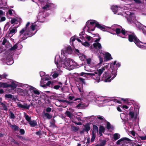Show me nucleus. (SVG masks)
<instances>
[{"instance_id": "f257e3e1", "label": "nucleus", "mask_w": 146, "mask_h": 146, "mask_svg": "<svg viewBox=\"0 0 146 146\" xmlns=\"http://www.w3.org/2000/svg\"><path fill=\"white\" fill-rule=\"evenodd\" d=\"M109 65L95 71L94 79L99 82L100 81V75L103 72L104 73L102 77L106 82H110L111 80L115 77L117 75V70L120 66V64H110V68L109 67Z\"/></svg>"}, {"instance_id": "f03ea898", "label": "nucleus", "mask_w": 146, "mask_h": 146, "mask_svg": "<svg viewBox=\"0 0 146 146\" xmlns=\"http://www.w3.org/2000/svg\"><path fill=\"white\" fill-rule=\"evenodd\" d=\"M92 95V96L91 97V100H90L92 102H95L98 104H102L106 103L108 102H110L111 103L112 102H115L118 103H120V102L117 99L115 98H113L110 101L108 100V98L106 97L102 96L99 97H94V94L92 92H90L89 93V96H91Z\"/></svg>"}, {"instance_id": "7ed1b4c3", "label": "nucleus", "mask_w": 146, "mask_h": 146, "mask_svg": "<svg viewBox=\"0 0 146 146\" xmlns=\"http://www.w3.org/2000/svg\"><path fill=\"white\" fill-rule=\"evenodd\" d=\"M30 24V22H28L26 25L25 27L20 31V35L21 36L22 35H23L22 37L23 40L26 39L28 37H31L34 35V34L31 32V29L28 27Z\"/></svg>"}, {"instance_id": "20e7f679", "label": "nucleus", "mask_w": 146, "mask_h": 146, "mask_svg": "<svg viewBox=\"0 0 146 146\" xmlns=\"http://www.w3.org/2000/svg\"><path fill=\"white\" fill-rule=\"evenodd\" d=\"M89 21V23L88 24L89 26V31H93L95 29V28L97 27L101 30L104 31V30L106 29V26L104 25L102 26L100 24L98 23H96V21L94 20H92V21L89 22L90 20Z\"/></svg>"}, {"instance_id": "39448f33", "label": "nucleus", "mask_w": 146, "mask_h": 146, "mask_svg": "<svg viewBox=\"0 0 146 146\" xmlns=\"http://www.w3.org/2000/svg\"><path fill=\"white\" fill-rule=\"evenodd\" d=\"M64 56L65 57L64 58L63 57L62 58V56L61 57L59 56L58 58H57V56L55 57L54 60L55 64H59V63H60V61L64 62L63 63H61V64H66L65 62H66L67 64H70L71 63L74 62V60L72 59L69 58H66L65 56Z\"/></svg>"}, {"instance_id": "423d86ee", "label": "nucleus", "mask_w": 146, "mask_h": 146, "mask_svg": "<svg viewBox=\"0 0 146 146\" xmlns=\"http://www.w3.org/2000/svg\"><path fill=\"white\" fill-rule=\"evenodd\" d=\"M128 38V40L130 42H132L134 41L135 44L138 47L140 48H143L142 46H143V45H141L140 44V43L141 42L139 40L134 33L129 35Z\"/></svg>"}, {"instance_id": "0eeeda50", "label": "nucleus", "mask_w": 146, "mask_h": 146, "mask_svg": "<svg viewBox=\"0 0 146 146\" xmlns=\"http://www.w3.org/2000/svg\"><path fill=\"white\" fill-rule=\"evenodd\" d=\"M117 99L120 102V100H122L123 101V103L126 105H123L122 106V108L124 109H127L129 108L128 106H131L133 105L135 103L134 101L133 100H131L128 98H119V99L117 98H115ZM120 103V102L119 104Z\"/></svg>"}, {"instance_id": "6e6552de", "label": "nucleus", "mask_w": 146, "mask_h": 146, "mask_svg": "<svg viewBox=\"0 0 146 146\" xmlns=\"http://www.w3.org/2000/svg\"><path fill=\"white\" fill-rule=\"evenodd\" d=\"M8 83H7V85L6 88L10 87L11 89L12 90H14L16 88L18 84V83L11 79H10L7 81Z\"/></svg>"}, {"instance_id": "1a4fd4ad", "label": "nucleus", "mask_w": 146, "mask_h": 146, "mask_svg": "<svg viewBox=\"0 0 146 146\" xmlns=\"http://www.w3.org/2000/svg\"><path fill=\"white\" fill-rule=\"evenodd\" d=\"M57 71L55 72L52 76L54 78H56L58 75H60L62 73V70H63L62 64H56Z\"/></svg>"}, {"instance_id": "9d476101", "label": "nucleus", "mask_w": 146, "mask_h": 146, "mask_svg": "<svg viewBox=\"0 0 146 146\" xmlns=\"http://www.w3.org/2000/svg\"><path fill=\"white\" fill-rule=\"evenodd\" d=\"M133 107L131 106L130 107L129 110V117L130 119L135 120L137 118V113L134 112L133 111Z\"/></svg>"}, {"instance_id": "9b49d317", "label": "nucleus", "mask_w": 146, "mask_h": 146, "mask_svg": "<svg viewBox=\"0 0 146 146\" xmlns=\"http://www.w3.org/2000/svg\"><path fill=\"white\" fill-rule=\"evenodd\" d=\"M29 89L32 90V96L33 98L39 96L40 92L38 90L32 86H29Z\"/></svg>"}, {"instance_id": "f8f14e48", "label": "nucleus", "mask_w": 146, "mask_h": 146, "mask_svg": "<svg viewBox=\"0 0 146 146\" xmlns=\"http://www.w3.org/2000/svg\"><path fill=\"white\" fill-rule=\"evenodd\" d=\"M131 140L127 137H123L118 140L116 142L117 145H123L127 143V141H131Z\"/></svg>"}, {"instance_id": "ddd939ff", "label": "nucleus", "mask_w": 146, "mask_h": 146, "mask_svg": "<svg viewBox=\"0 0 146 146\" xmlns=\"http://www.w3.org/2000/svg\"><path fill=\"white\" fill-rule=\"evenodd\" d=\"M72 51L71 47L70 46H68L65 50H61V56L63 55V56H64L67 54H70L72 53Z\"/></svg>"}, {"instance_id": "4468645a", "label": "nucleus", "mask_w": 146, "mask_h": 146, "mask_svg": "<svg viewBox=\"0 0 146 146\" xmlns=\"http://www.w3.org/2000/svg\"><path fill=\"white\" fill-rule=\"evenodd\" d=\"M54 7V5L53 4L48 3L43 7L42 9L48 10L52 9Z\"/></svg>"}, {"instance_id": "2eb2a0df", "label": "nucleus", "mask_w": 146, "mask_h": 146, "mask_svg": "<svg viewBox=\"0 0 146 146\" xmlns=\"http://www.w3.org/2000/svg\"><path fill=\"white\" fill-rule=\"evenodd\" d=\"M94 74H95V72L93 73H86L82 72L80 73V75L81 76H84L85 77H86L88 76H90L94 79V77L95 76Z\"/></svg>"}, {"instance_id": "dca6fc26", "label": "nucleus", "mask_w": 146, "mask_h": 146, "mask_svg": "<svg viewBox=\"0 0 146 146\" xmlns=\"http://www.w3.org/2000/svg\"><path fill=\"white\" fill-rule=\"evenodd\" d=\"M112 59V58L110 54L108 52L105 53L104 58V61H107Z\"/></svg>"}, {"instance_id": "f3484780", "label": "nucleus", "mask_w": 146, "mask_h": 146, "mask_svg": "<svg viewBox=\"0 0 146 146\" xmlns=\"http://www.w3.org/2000/svg\"><path fill=\"white\" fill-rule=\"evenodd\" d=\"M89 23V21H87L86 22V25H85V27H84V28L83 29V31H82V32H81V33H80V34H79L80 36H82L83 35H84V33H85L84 29L86 27H87L88 28V31L89 33H91V34H92V33H90L89 32V26L88 25Z\"/></svg>"}, {"instance_id": "a211bd4d", "label": "nucleus", "mask_w": 146, "mask_h": 146, "mask_svg": "<svg viewBox=\"0 0 146 146\" xmlns=\"http://www.w3.org/2000/svg\"><path fill=\"white\" fill-rule=\"evenodd\" d=\"M62 68H66V69L69 70L73 69L74 68L73 64H62Z\"/></svg>"}, {"instance_id": "6ab92c4d", "label": "nucleus", "mask_w": 146, "mask_h": 146, "mask_svg": "<svg viewBox=\"0 0 146 146\" xmlns=\"http://www.w3.org/2000/svg\"><path fill=\"white\" fill-rule=\"evenodd\" d=\"M17 105V106L19 108L24 109H29L30 107V106L27 105L25 104L23 105L21 104L20 102L18 103Z\"/></svg>"}, {"instance_id": "aec40b11", "label": "nucleus", "mask_w": 146, "mask_h": 146, "mask_svg": "<svg viewBox=\"0 0 146 146\" xmlns=\"http://www.w3.org/2000/svg\"><path fill=\"white\" fill-rule=\"evenodd\" d=\"M85 69L88 71H92L91 68H92L93 64H84Z\"/></svg>"}, {"instance_id": "412c9836", "label": "nucleus", "mask_w": 146, "mask_h": 146, "mask_svg": "<svg viewBox=\"0 0 146 146\" xmlns=\"http://www.w3.org/2000/svg\"><path fill=\"white\" fill-rule=\"evenodd\" d=\"M105 121V119L102 116L100 115L96 116V121H100V123H102Z\"/></svg>"}, {"instance_id": "4be33fe9", "label": "nucleus", "mask_w": 146, "mask_h": 146, "mask_svg": "<svg viewBox=\"0 0 146 146\" xmlns=\"http://www.w3.org/2000/svg\"><path fill=\"white\" fill-rule=\"evenodd\" d=\"M86 118L90 121H96V116L92 115Z\"/></svg>"}, {"instance_id": "5701e85b", "label": "nucleus", "mask_w": 146, "mask_h": 146, "mask_svg": "<svg viewBox=\"0 0 146 146\" xmlns=\"http://www.w3.org/2000/svg\"><path fill=\"white\" fill-rule=\"evenodd\" d=\"M111 9L114 14H116L117 13L118 9L117 6H113L111 7Z\"/></svg>"}, {"instance_id": "b1692460", "label": "nucleus", "mask_w": 146, "mask_h": 146, "mask_svg": "<svg viewBox=\"0 0 146 146\" xmlns=\"http://www.w3.org/2000/svg\"><path fill=\"white\" fill-rule=\"evenodd\" d=\"M94 47L96 49H99L101 48L102 46L101 44L99 42L95 43L93 44Z\"/></svg>"}, {"instance_id": "393cba45", "label": "nucleus", "mask_w": 146, "mask_h": 146, "mask_svg": "<svg viewBox=\"0 0 146 146\" xmlns=\"http://www.w3.org/2000/svg\"><path fill=\"white\" fill-rule=\"evenodd\" d=\"M68 99L69 101H72L73 100L74 101H76L77 100H79L80 101V98L75 99V98L72 95L69 96L68 97Z\"/></svg>"}, {"instance_id": "a878e982", "label": "nucleus", "mask_w": 146, "mask_h": 146, "mask_svg": "<svg viewBox=\"0 0 146 146\" xmlns=\"http://www.w3.org/2000/svg\"><path fill=\"white\" fill-rule=\"evenodd\" d=\"M120 137V135L118 133H114L113 135V138L115 141H116Z\"/></svg>"}, {"instance_id": "bb28decb", "label": "nucleus", "mask_w": 146, "mask_h": 146, "mask_svg": "<svg viewBox=\"0 0 146 146\" xmlns=\"http://www.w3.org/2000/svg\"><path fill=\"white\" fill-rule=\"evenodd\" d=\"M107 128L109 130H113L114 129V127L111 125L110 123L108 122L107 123Z\"/></svg>"}, {"instance_id": "cd10ccee", "label": "nucleus", "mask_w": 146, "mask_h": 146, "mask_svg": "<svg viewBox=\"0 0 146 146\" xmlns=\"http://www.w3.org/2000/svg\"><path fill=\"white\" fill-rule=\"evenodd\" d=\"M29 124L32 127H34L37 124L36 121L34 120L31 121L29 122Z\"/></svg>"}, {"instance_id": "c85d7f7f", "label": "nucleus", "mask_w": 146, "mask_h": 146, "mask_svg": "<svg viewBox=\"0 0 146 146\" xmlns=\"http://www.w3.org/2000/svg\"><path fill=\"white\" fill-rule=\"evenodd\" d=\"M90 129V127L89 124H87L84 125V129L87 132H88Z\"/></svg>"}, {"instance_id": "c756f323", "label": "nucleus", "mask_w": 146, "mask_h": 146, "mask_svg": "<svg viewBox=\"0 0 146 146\" xmlns=\"http://www.w3.org/2000/svg\"><path fill=\"white\" fill-rule=\"evenodd\" d=\"M9 34H15L17 31V29L15 28L11 29L10 28L9 29Z\"/></svg>"}, {"instance_id": "7c9ffc66", "label": "nucleus", "mask_w": 146, "mask_h": 146, "mask_svg": "<svg viewBox=\"0 0 146 146\" xmlns=\"http://www.w3.org/2000/svg\"><path fill=\"white\" fill-rule=\"evenodd\" d=\"M85 106V105L83 104L80 103L76 106V108L78 109H82Z\"/></svg>"}, {"instance_id": "2f4dec72", "label": "nucleus", "mask_w": 146, "mask_h": 146, "mask_svg": "<svg viewBox=\"0 0 146 146\" xmlns=\"http://www.w3.org/2000/svg\"><path fill=\"white\" fill-rule=\"evenodd\" d=\"M65 114L67 116L69 117L71 119L72 118L73 116L72 113H71L70 112L67 111L66 112Z\"/></svg>"}, {"instance_id": "473e14b6", "label": "nucleus", "mask_w": 146, "mask_h": 146, "mask_svg": "<svg viewBox=\"0 0 146 146\" xmlns=\"http://www.w3.org/2000/svg\"><path fill=\"white\" fill-rule=\"evenodd\" d=\"M18 46V43H17L10 48L9 50L11 51H14L17 48Z\"/></svg>"}, {"instance_id": "72a5a7b5", "label": "nucleus", "mask_w": 146, "mask_h": 146, "mask_svg": "<svg viewBox=\"0 0 146 146\" xmlns=\"http://www.w3.org/2000/svg\"><path fill=\"white\" fill-rule=\"evenodd\" d=\"M24 117L26 119L29 123L31 121V117H29L28 115L25 113Z\"/></svg>"}, {"instance_id": "f704fd0d", "label": "nucleus", "mask_w": 146, "mask_h": 146, "mask_svg": "<svg viewBox=\"0 0 146 146\" xmlns=\"http://www.w3.org/2000/svg\"><path fill=\"white\" fill-rule=\"evenodd\" d=\"M7 83L0 82V88H6Z\"/></svg>"}, {"instance_id": "c9c22d12", "label": "nucleus", "mask_w": 146, "mask_h": 146, "mask_svg": "<svg viewBox=\"0 0 146 146\" xmlns=\"http://www.w3.org/2000/svg\"><path fill=\"white\" fill-rule=\"evenodd\" d=\"M72 130L74 132H76L78 130V128L74 126H72L71 127Z\"/></svg>"}, {"instance_id": "e433bc0d", "label": "nucleus", "mask_w": 146, "mask_h": 146, "mask_svg": "<svg viewBox=\"0 0 146 146\" xmlns=\"http://www.w3.org/2000/svg\"><path fill=\"white\" fill-rule=\"evenodd\" d=\"M106 143V141H102L100 144H98L96 146H104Z\"/></svg>"}, {"instance_id": "4c0bfd02", "label": "nucleus", "mask_w": 146, "mask_h": 146, "mask_svg": "<svg viewBox=\"0 0 146 146\" xmlns=\"http://www.w3.org/2000/svg\"><path fill=\"white\" fill-rule=\"evenodd\" d=\"M43 113H44V116H46L48 119H50L52 117V116L49 113H45L44 112H43Z\"/></svg>"}, {"instance_id": "58836bf2", "label": "nucleus", "mask_w": 146, "mask_h": 146, "mask_svg": "<svg viewBox=\"0 0 146 146\" xmlns=\"http://www.w3.org/2000/svg\"><path fill=\"white\" fill-rule=\"evenodd\" d=\"M59 85H55L54 86V88L56 89H58L60 87L62 86V84L60 82H58Z\"/></svg>"}, {"instance_id": "ea45409f", "label": "nucleus", "mask_w": 146, "mask_h": 146, "mask_svg": "<svg viewBox=\"0 0 146 146\" xmlns=\"http://www.w3.org/2000/svg\"><path fill=\"white\" fill-rule=\"evenodd\" d=\"M1 105L2 106L3 109L4 110H7V108L5 104L3 102H1Z\"/></svg>"}, {"instance_id": "a19ab883", "label": "nucleus", "mask_w": 146, "mask_h": 146, "mask_svg": "<svg viewBox=\"0 0 146 146\" xmlns=\"http://www.w3.org/2000/svg\"><path fill=\"white\" fill-rule=\"evenodd\" d=\"M115 31L116 32V34L117 35L121 33V30L120 28H117L116 29Z\"/></svg>"}, {"instance_id": "79ce46f5", "label": "nucleus", "mask_w": 146, "mask_h": 146, "mask_svg": "<svg viewBox=\"0 0 146 146\" xmlns=\"http://www.w3.org/2000/svg\"><path fill=\"white\" fill-rule=\"evenodd\" d=\"M36 26V25H33V24L30 27L31 29V32H32V31H33L35 29Z\"/></svg>"}, {"instance_id": "37998d69", "label": "nucleus", "mask_w": 146, "mask_h": 146, "mask_svg": "<svg viewBox=\"0 0 146 146\" xmlns=\"http://www.w3.org/2000/svg\"><path fill=\"white\" fill-rule=\"evenodd\" d=\"M10 116L11 118L12 119H14L15 118V116L13 113L11 111L9 112Z\"/></svg>"}, {"instance_id": "c03bdc74", "label": "nucleus", "mask_w": 146, "mask_h": 146, "mask_svg": "<svg viewBox=\"0 0 146 146\" xmlns=\"http://www.w3.org/2000/svg\"><path fill=\"white\" fill-rule=\"evenodd\" d=\"M82 45L85 46L86 47L90 45V44L87 42H85L84 43L82 42Z\"/></svg>"}, {"instance_id": "a18cd8bd", "label": "nucleus", "mask_w": 146, "mask_h": 146, "mask_svg": "<svg viewBox=\"0 0 146 146\" xmlns=\"http://www.w3.org/2000/svg\"><path fill=\"white\" fill-rule=\"evenodd\" d=\"M105 130V128L102 126H100L99 128V131L101 132H104Z\"/></svg>"}, {"instance_id": "49530a36", "label": "nucleus", "mask_w": 146, "mask_h": 146, "mask_svg": "<svg viewBox=\"0 0 146 146\" xmlns=\"http://www.w3.org/2000/svg\"><path fill=\"white\" fill-rule=\"evenodd\" d=\"M16 21H17V19L15 18H13L11 20V23L12 24H13L15 23Z\"/></svg>"}, {"instance_id": "de8ad7c7", "label": "nucleus", "mask_w": 146, "mask_h": 146, "mask_svg": "<svg viewBox=\"0 0 146 146\" xmlns=\"http://www.w3.org/2000/svg\"><path fill=\"white\" fill-rule=\"evenodd\" d=\"M7 76V75L6 74H4L3 75H0V77L1 80L2 79L4 78H6V77Z\"/></svg>"}, {"instance_id": "09e8293b", "label": "nucleus", "mask_w": 146, "mask_h": 146, "mask_svg": "<svg viewBox=\"0 0 146 146\" xmlns=\"http://www.w3.org/2000/svg\"><path fill=\"white\" fill-rule=\"evenodd\" d=\"M131 146H141L140 145L138 144L136 142H132L131 144Z\"/></svg>"}, {"instance_id": "8fccbe9b", "label": "nucleus", "mask_w": 146, "mask_h": 146, "mask_svg": "<svg viewBox=\"0 0 146 146\" xmlns=\"http://www.w3.org/2000/svg\"><path fill=\"white\" fill-rule=\"evenodd\" d=\"M11 127L15 131L17 130L18 129V127L16 125H12L11 126Z\"/></svg>"}, {"instance_id": "3c124183", "label": "nucleus", "mask_w": 146, "mask_h": 146, "mask_svg": "<svg viewBox=\"0 0 146 146\" xmlns=\"http://www.w3.org/2000/svg\"><path fill=\"white\" fill-rule=\"evenodd\" d=\"M18 91L19 92V94L20 95H23V94L22 93H23L24 92L23 91V90L21 88H19L18 90Z\"/></svg>"}, {"instance_id": "603ef678", "label": "nucleus", "mask_w": 146, "mask_h": 146, "mask_svg": "<svg viewBox=\"0 0 146 146\" xmlns=\"http://www.w3.org/2000/svg\"><path fill=\"white\" fill-rule=\"evenodd\" d=\"M78 80L80 81L82 83L85 84V80L81 78L80 77L78 78Z\"/></svg>"}, {"instance_id": "864d4df0", "label": "nucleus", "mask_w": 146, "mask_h": 146, "mask_svg": "<svg viewBox=\"0 0 146 146\" xmlns=\"http://www.w3.org/2000/svg\"><path fill=\"white\" fill-rule=\"evenodd\" d=\"M77 87H78V89L80 92V94L81 95H83V91L82 89L81 88H80L79 87V86H77Z\"/></svg>"}, {"instance_id": "5fc2aeb1", "label": "nucleus", "mask_w": 146, "mask_h": 146, "mask_svg": "<svg viewBox=\"0 0 146 146\" xmlns=\"http://www.w3.org/2000/svg\"><path fill=\"white\" fill-rule=\"evenodd\" d=\"M7 42H8L7 39L5 38L3 39V42L2 43V44L3 45H5V44Z\"/></svg>"}, {"instance_id": "6e6d98bb", "label": "nucleus", "mask_w": 146, "mask_h": 146, "mask_svg": "<svg viewBox=\"0 0 146 146\" xmlns=\"http://www.w3.org/2000/svg\"><path fill=\"white\" fill-rule=\"evenodd\" d=\"M5 96V98H11L13 97L12 96L11 94H6Z\"/></svg>"}, {"instance_id": "4d7b16f0", "label": "nucleus", "mask_w": 146, "mask_h": 146, "mask_svg": "<svg viewBox=\"0 0 146 146\" xmlns=\"http://www.w3.org/2000/svg\"><path fill=\"white\" fill-rule=\"evenodd\" d=\"M49 80V78L47 77H45L43 78H41V83L42 82L44 81H46L48 80Z\"/></svg>"}, {"instance_id": "13d9d810", "label": "nucleus", "mask_w": 146, "mask_h": 146, "mask_svg": "<svg viewBox=\"0 0 146 146\" xmlns=\"http://www.w3.org/2000/svg\"><path fill=\"white\" fill-rule=\"evenodd\" d=\"M12 11H13V9H9L8 10V12L7 13V14L8 13L10 15H12Z\"/></svg>"}, {"instance_id": "bf43d9fd", "label": "nucleus", "mask_w": 146, "mask_h": 146, "mask_svg": "<svg viewBox=\"0 0 146 146\" xmlns=\"http://www.w3.org/2000/svg\"><path fill=\"white\" fill-rule=\"evenodd\" d=\"M98 58L99 59L100 62L98 64H102V62L103 61V58H102L100 56H99Z\"/></svg>"}, {"instance_id": "052dcab7", "label": "nucleus", "mask_w": 146, "mask_h": 146, "mask_svg": "<svg viewBox=\"0 0 146 146\" xmlns=\"http://www.w3.org/2000/svg\"><path fill=\"white\" fill-rule=\"evenodd\" d=\"M86 38L88 41H90L91 40L92 37L90 36L86 35Z\"/></svg>"}, {"instance_id": "680f3d73", "label": "nucleus", "mask_w": 146, "mask_h": 146, "mask_svg": "<svg viewBox=\"0 0 146 146\" xmlns=\"http://www.w3.org/2000/svg\"><path fill=\"white\" fill-rule=\"evenodd\" d=\"M121 33L123 35H125L126 34V32L125 30L124 29H122L121 30Z\"/></svg>"}, {"instance_id": "e2e57ef3", "label": "nucleus", "mask_w": 146, "mask_h": 146, "mask_svg": "<svg viewBox=\"0 0 146 146\" xmlns=\"http://www.w3.org/2000/svg\"><path fill=\"white\" fill-rule=\"evenodd\" d=\"M86 61L87 64H90L91 61V59L90 58H88L86 59Z\"/></svg>"}, {"instance_id": "0e129e2a", "label": "nucleus", "mask_w": 146, "mask_h": 146, "mask_svg": "<svg viewBox=\"0 0 146 146\" xmlns=\"http://www.w3.org/2000/svg\"><path fill=\"white\" fill-rule=\"evenodd\" d=\"M19 132L21 134L23 135L25 133V131L23 129H21L20 130Z\"/></svg>"}, {"instance_id": "69168bd1", "label": "nucleus", "mask_w": 146, "mask_h": 146, "mask_svg": "<svg viewBox=\"0 0 146 146\" xmlns=\"http://www.w3.org/2000/svg\"><path fill=\"white\" fill-rule=\"evenodd\" d=\"M45 74V73L43 72H40V75L41 77H42Z\"/></svg>"}, {"instance_id": "338daca9", "label": "nucleus", "mask_w": 146, "mask_h": 146, "mask_svg": "<svg viewBox=\"0 0 146 146\" xmlns=\"http://www.w3.org/2000/svg\"><path fill=\"white\" fill-rule=\"evenodd\" d=\"M51 108H47L46 109V111L48 112H49L51 111Z\"/></svg>"}, {"instance_id": "774afa93", "label": "nucleus", "mask_w": 146, "mask_h": 146, "mask_svg": "<svg viewBox=\"0 0 146 146\" xmlns=\"http://www.w3.org/2000/svg\"><path fill=\"white\" fill-rule=\"evenodd\" d=\"M73 122L76 124L79 125H81L82 124V123L80 122H77L76 121H74Z\"/></svg>"}]
</instances>
